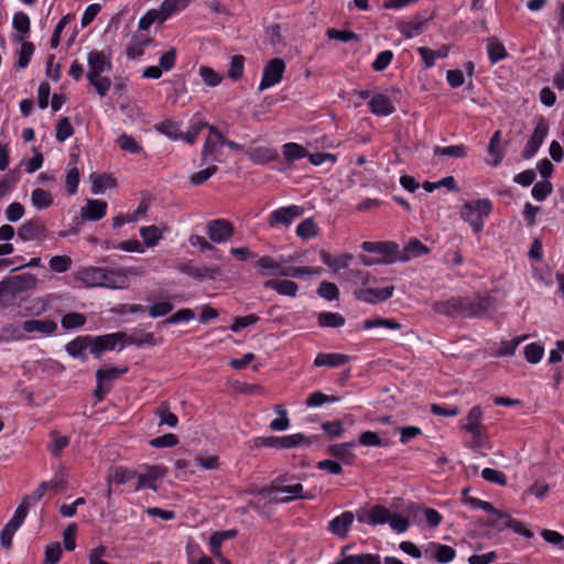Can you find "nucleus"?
<instances>
[{"label": "nucleus", "mask_w": 564, "mask_h": 564, "mask_svg": "<svg viewBox=\"0 0 564 564\" xmlns=\"http://www.w3.org/2000/svg\"><path fill=\"white\" fill-rule=\"evenodd\" d=\"M492 209L491 202L487 198L476 199L464 203L460 209V217L468 223L474 232L481 231L484 227V217H487Z\"/></svg>", "instance_id": "obj_1"}, {"label": "nucleus", "mask_w": 564, "mask_h": 564, "mask_svg": "<svg viewBox=\"0 0 564 564\" xmlns=\"http://www.w3.org/2000/svg\"><path fill=\"white\" fill-rule=\"evenodd\" d=\"M312 441L310 437L304 434L296 433L286 436H268V437H258L254 440V445L258 446H267L273 448H294L300 445H311Z\"/></svg>", "instance_id": "obj_2"}, {"label": "nucleus", "mask_w": 564, "mask_h": 564, "mask_svg": "<svg viewBox=\"0 0 564 564\" xmlns=\"http://www.w3.org/2000/svg\"><path fill=\"white\" fill-rule=\"evenodd\" d=\"M371 522L373 524L389 523L390 527L398 533L405 532L409 529V521L406 518L391 512L388 508H377L371 513Z\"/></svg>", "instance_id": "obj_3"}, {"label": "nucleus", "mask_w": 564, "mask_h": 564, "mask_svg": "<svg viewBox=\"0 0 564 564\" xmlns=\"http://www.w3.org/2000/svg\"><path fill=\"white\" fill-rule=\"evenodd\" d=\"M285 70V63L282 58L275 57L270 59L262 73V78L259 84V90H265L282 80Z\"/></svg>", "instance_id": "obj_4"}, {"label": "nucleus", "mask_w": 564, "mask_h": 564, "mask_svg": "<svg viewBox=\"0 0 564 564\" xmlns=\"http://www.w3.org/2000/svg\"><path fill=\"white\" fill-rule=\"evenodd\" d=\"M459 305V316L479 317L486 314L494 305L491 297L462 299Z\"/></svg>", "instance_id": "obj_5"}, {"label": "nucleus", "mask_w": 564, "mask_h": 564, "mask_svg": "<svg viewBox=\"0 0 564 564\" xmlns=\"http://www.w3.org/2000/svg\"><path fill=\"white\" fill-rule=\"evenodd\" d=\"M547 132H549V124L543 117H540L536 121V126L534 128V131H533L531 138L529 139V141L527 142V144L522 151V156L524 159H531L532 156L535 155L539 148L543 143L545 137L547 135Z\"/></svg>", "instance_id": "obj_6"}, {"label": "nucleus", "mask_w": 564, "mask_h": 564, "mask_svg": "<svg viewBox=\"0 0 564 564\" xmlns=\"http://www.w3.org/2000/svg\"><path fill=\"white\" fill-rule=\"evenodd\" d=\"M304 208L296 205L282 207L273 210L268 219V225L274 227L276 225L290 226L293 220L303 215Z\"/></svg>", "instance_id": "obj_7"}, {"label": "nucleus", "mask_w": 564, "mask_h": 564, "mask_svg": "<svg viewBox=\"0 0 564 564\" xmlns=\"http://www.w3.org/2000/svg\"><path fill=\"white\" fill-rule=\"evenodd\" d=\"M207 234L212 241L221 243L234 235V226L226 219H215L207 224Z\"/></svg>", "instance_id": "obj_8"}, {"label": "nucleus", "mask_w": 564, "mask_h": 564, "mask_svg": "<svg viewBox=\"0 0 564 564\" xmlns=\"http://www.w3.org/2000/svg\"><path fill=\"white\" fill-rule=\"evenodd\" d=\"M124 337H126V334L121 333V332L94 337V338H91V341H90L91 343V354L96 358L99 359L101 357L102 351L113 350L116 345L120 340L124 339Z\"/></svg>", "instance_id": "obj_9"}, {"label": "nucleus", "mask_w": 564, "mask_h": 564, "mask_svg": "<svg viewBox=\"0 0 564 564\" xmlns=\"http://www.w3.org/2000/svg\"><path fill=\"white\" fill-rule=\"evenodd\" d=\"M394 286H386L383 289H356L354 296L369 304H376L390 299L393 295Z\"/></svg>", "instance_id": "obj_10"}, {"label": "nucleus", "mask_w": 564, "mask_h": 564, "mask_svg": "<svg viewBox=\"0 0 564 564\" xmlns=\"http://www.w3.org/2000/svg\"><path fill=\"white\" fill-rule=\"evenodd\" d=\"M271 492H282V494H289V496L278 499V502L280 503H288L293 501L294 499H312L313 496L310 494L303 492V486L302 484L297 482L294 485H278V484H271L268 488Z\"/></svg>", "instance_id": "obj_11"}, {"label": "nucleus", "mask_w": 564, "mask_h": 564, "mask_svg": "<svg viewBox=\"0 0 564 564\" xmlns=\"http://www.w3.org/2000/svg\"><path fill=\"white\" fill-rule=\"evenodd\" d=\"M361 248L366 252L382 254L384 259L395 258L399 254V245L394 241H365Z\"/></svg>", "instance_id": "obj_12"}, {"label": "nucleus", "mask_w": 564, "mask_h": 564, "mask_svg": "<svg viewBox=\"0 0 564 564\" xmlns=\"http://www.w3.org/2000/svg\"><path fill=\"white\" fill-rule=\"evenodd\" d=\"M178 269L182 273L197 280H213L220 274L219 267L193 265L191 263H182L178 267Z\"/></svg>", "instance_id": "obj_13"}, {"label": "nucleus", "mask_w": 564, "mask_h": 564, "mask_svg": "<svg viewBox=\"0 0 564 564\" xmlns=\"http://www.w3.org/2000/svg\"><path fill=\"white\" fill-rule=\"evenodd\" d=\"M18 236L23 241L43 238L46 236V227L41 220L31 219L19 227Z\"/></svg>", "instance_id": "obj_14"}, {"label": "nucleus", "mask_w": 564, "mask_h": 564, "mask_svg": "<svg viewBox=\"0 0 564 564\" xmlns=\"http://www.w3.org/2000/svg\"><path fill=\"white\" fill-rule=\"evenodd\" d=\"M129 285V279L124 270H108L104 268L99 288L124 289Z\"/></svg>", "instance_id": "obj_15"}, {"label": "nucleus", "mask_w": 564, "mask_h": 564, "mask_svg": "<svg viewBox=\"0 0 564 564\" xmlns=\"http://www.w3.org/2000/svg\"><path fill=\"white\" fill-rule=\"evenodd\" d=\"M355 516L351 511H345L334 518L328 523V530L340 539H346L348 536L349 529L354 522Z\"/></svg>", "instance_id": "obj_16"}, {"label": "nucleus", "mask_w": 564, "mask_h": 564, "mask_svg": "<svg viewBox=\"0 0 564 564\" xmlns=\"http://www.w3.org/2000/svg\"><path fill=\"white\" fill-rule=\"evenodd\" d=\"M88 73L87 79H93L97 75L111 68V63L106 58L105 54L99 51H93L88 54Z\"/></svg>", "instance_id": "obj_17"}, {"label": "nucleus", "mask_w": 564, "mask_h": 564, "mask_svg": "<svg viewBox=\"0 0 564 564\" xmlns=\"http://www.w3.org/2000/svg\"><path fill=\"white\" fill-rule=\"evenodd\" d=\"M429 252L430 249L417 238H411L402 250L399 249V254L394 259L395 261L406 262Z\"/></svg>", "instance_id": "obj_18"}, {"label": "nucleus", "mask_w": 564, "mask_h": 564, "mask_svg": "<svg viewBox=\"0 0 564 564\" xmlns=\"http://www.w3.org/2000/svg\"><path fill=\"white\" fill-rule=\"evenodd\" d=\"M107 210V203L98 199H87L85 206L80 210L83 220L97 221L104 218Z\"/></svg>", "instance_id": "obj_19"}, {"label": "nucleus", "mask_w": 564, "mask_h": 564, "mask_svg": "<svg viewBox=\"0 0 564 564\" xmlns=\"http://www.w3.org/2000/svg\"><path fill=\"white\" fill-rule=\"evenodd\" d=\"M166 474V469L161 466H151L148 467L147 473L138 476V482L135 486V490H140L142 488H150L152 490H156V480L162 478Z\"/></svg>", "instance_id": "obj_20"}, {"label": "nucleus", "mask_w": 564, "mask_h": 564, "mask_svg": "<svg viewBox=\"0 0 564 564\" xmlns=\"http://www.w3.org/2000/svg\"><path fill=\"white\" fill-rule=\"evenodd\" d=\"M152 44V39L145 34L137 33L132 36L131 43L126 48L129 59H135L143 55L144 50Z\"/></svg>", "instance_id": "obj_21"}, {"label": "nucleus", "mask_w": 564, "mask_h": 564, "mask_svg": "<svg viewBox=\"0 0 564 564\" xmlns=\"http://www.w3.org/2000/svg\"><path fill=\"white\" fill-rule=\"evenodd\" d=\"M492 525L498 529H511L514 533L523 535L527 539L533 538V532L524 527V524L513 518H511L508 513L500 514V522L492 521Z\"/></svg>", "instance_id": "obj_22"}, {"label": "nucleus", "mask_w": 564, "mask_h": 564, "mask_svg": "<svg viewBox=\"0 0 564 564\" xmlns=\"http://www.w3.org/2000/svg\"><path fill=\"white\" fill-rule=\"evenodd\" d=\"M22 329L25 333L52 335L57 330V324L52 319H29L23 322Z\"/></svg>", "instance_id": "obj_23"}, {"label": "nucleus", "mask_w": 564, "mask_h": 564, "mask_svg": "<svg viewBox=\"0 0 564 564\" xmlns=\"http://www.w3.org/2000/svg\"><path fill=\"white\" fill-rule=\"evenodd\" d=\"M104 268L90 267L79 270L76 279L86 288H99L101 283Z\"/></svg>", "instance_id": "obj_24"}, {"label": "nucleus", "mask_w": 564, "mask_h": 564, "mask_svg": "<svg viewBox=\"0 0 564 564\" xmlns=\"http://www.w3.org/2000/svg\"><path fill=\"white\" fill-rule=\"evenodd\" d=\"M291 260H284L281 258V261L275 260L272 257L264 256L257 260L256 267L258 270L264 275H280L281 271H283V262H290Z\"/></svg>", "instance_id": "obj_25"}, {"label": "nucleus", "mask_w": 564, "mask_h": 564, "mask_svg": "<svg viewBox=\"0 0 564 564\" xmlns=\"http://www.w3.org/2000/svg\"><path fill=\"white\" fill-rule=\"evenodd\" d=\"M426 22L427 19L416 17L412 21H401L397 26L406 39H412L424 31Z\"/></svg>", "instance_id": "obj_26"}, {"label": "nucleus", "mask_w": 564, "mask_h": 564, "mask_svg": "<svg viewBox=\"0 0 564 564\" xmlns=\"http://www.w3.org/2000/svg\"><path fill=\"white\" fill-rule=\"evenodd\" d=\"M264 288L272 289L280 295L295 297L299 286L295 282L290 280L272 279L264 282Z\"/></svg>", "instance_id": "obj_27"}, {"label": "nucleus", "mask_w": 564, "mask_h": 564, "mask_svg": "<svg viewBox=\"0 0 564 564\" xmlns=\"http://www.w3.org/2000/svg\"><path fill=\"white\" fill-rule=\"evenodd\" d=\"M91 337L78 336L66 345V351L74 358L86 360L87 356L85 350L89 347L91 349Z\"/></svg>", "instance_id": "obj_28"}, {"label": "nucleus", "mask_w": 564, "mask_h": 564, "mask_svg": "<svg viewBox=\"0 0 564 564\" xmlns=\"http://www.w3.org/2000/svg\"><path fill=\"white\" fill-rule=\"evenodd\" d=\"M350 360V357L344 354H318L314 360L315 367H340L346 365Z\"/></svg>", "instance_id": "obj_29"}, {"label": "nucleus", "mask_w": 564, "mask_h": 564, "mask_svg": "<svg viewBox=\"0 0 564 564\" xmlns=\"http://www.w3.org/2000/svg\"><path fill=\"white\" fill-rule=\"evenodd\" d=\"M369 107L377 116H389L394 111V107L390 99L382 94L372 96L369 100Z\"/></svg>", "instance_id": "obj_30"}, {"label": "nucleus", "mask_w": 564, "mask_h": 564, "mask_svg": "<svg viewBox=\"0 0 564 564\" xmlns=\"http://www.w3.org/2000/svg\"><path fill=\"white\" fill-rule=\"evenodd\" d=\"M91 192L97 195L102 193L107 188H113L116 186V180L108 174H90Z\"/></svg>", "instance_id": "obj_31"}, {"label": "nucleus", "mask_w": 564, "mask_h": 564, "mask_svg": "<svg viewBox=\"0 0 564 564\" xmlns=\"http://www.w3.org/2000/svg\"><path fill=\"white\" fill-rule=\"evenodd\" d=\"M484 412L479 405H476L470 409L466 416V424L460 426L462 430L466 432L476 431L480 429H485L486 426L482 424Z\"/></svg>", "instance_id": "obj_32"}, {"label": "nucleus", "mask_w": 564, "mask_h": 564, "mask_svg": "<svg viewBox=\"0 0 564 564\" xmlns=\"http://www.w3.org/2000/svg\"><path fill=\"white\" fill-rule=\"evenodd\" d=\"M417 52L420 53L425 66L432 67L434 65L436 58H443L448 55L449 46L443 45L437 50H431L427 47H419Z\"/></svg>", "instance_id": "obj_33"}, {"label": "nucleus", "mask_w": 564, "mask_h": 564, "mask_svg": "<svg viewBox=\"0 0 564 564\" xmlns=\"http://www.w3.org/2000/svg\"><path fill=\"white\" fill-rule=\"evenodd\" d=\"M364 329H372V328H384L389 330H399L402 328V325L394 318H382L375 317L364 321L362 323Z\"/></svg>", "instance_id": "obj_34"}, {"label": "nucleus", "mask_w": 564, "mask_h": 564, "mask_svg": "<svg viewBox=\"0 0 564 564\" xmlns=\"http://www.w3.org/2000/svg\"><path fill=\"white\" fill-rule=\"evenodd\" d=\"M245 153L252 162L257 164H264L273 161L276 158V152L274 150L264 147L252 148Z\"/></svg>", "instance_id": "obj_35"}, {"label": "nucleus", "mask_w": 564, "mask_h": 564, "mask_svg": "<svg viewBox=\"0 0 564 564\" xmlns=\"http://www.w3.org/2000/svg\"><path fill=\"white\" fill-rule=\"evenodd\" d=\"M355 447V442L334 444L328 446V453L343 460L346 464H349L354 457L352 448Z\"/></svg>", "instance_id": "obj_36"}, {"label": "nucleus", "mask_w": 564, "mask_h": 564, "mask_svg": "<svg viewBox=\"0 0 564 564\" xmlns=\"http://www.w3.org/2000/svg\"><path fill=\"white\" fill-rule=\"evenodd\" d=\"M460 297H454L443 302H436L433 304V310L442 315L446 316H459Z\"/></svg>", "instance_id": "obj_37"}, {"label": "nucleus", "mask_w": 564, "mask_h": 564, "mask_svg": "<svg viewBox=\"0 0 564 564\" xmlns=\"http://www.w3.org/2000/svg\"><path fill=\"white\" fill-rule=\"evenodd\" d=\"M317 322L321 327L338 328L344 326L345 318L339 313L323 312L318 314Z\"/></svg>", "instance_id": "obj_38"}, {"label": "nucleus", "mask_w": 564, "mask_h": 564, "mask_svg": "<svg viewBox=\"0 0 564 564\" xmlns=\"http://www.w3.org/2000/svg\"><path fill=\"white\" fill-rule=\"evenodd\" d=\"M155 130L172 140H178L182 138L181 123L176 121H162L155 124Z\"/></svg>", "instance_id": "obj_39"}, {"label": "nucleus", "mask_w": 564, "mask_h": 564, "mask_svg": "<svg viewBox=\"0 0 564 564\" xmlns=\"http://www.w3.org/2000/svg\"><path fill=\"white\" fill-rule=\"evenodd\" d=\"M137 477V473L124 467H115L110 469L107 482L126 484Z\"/></svg>", "instance_id": "obj_40"}, {"label": "nucleus", "mask_w": 564, "mask_h": 564, "mask_svg": "<svg viewBox=\"0 0 564 564\" xmlns=\"http://www.w3.org/2000/svg\"><path fill=\"white\" fill-rule=\"evenodd\" d=\"M32 205L36 209H46L53 204V196L43 188H35L31 194Z\"/></svg>", "instance_id": "obj_41"}, {"label": "nucleus", "mask_w": 564, "mask_h": 564, "mask_svg": "<svg viewBox=\"0 0 564 564\" xmlns=\"http://www.w3.org/2000/svg\"><path fill=\"white\" fill-rule=\"evenodd\" d=\"M219 141H217V139H214L212 137H208L206 140H205V143H204V147H203V150H202V163L205 164V163H208L209 161H218L217 159V153H218V150H219Z\"/></svg>", "instance_id": "obj_42"}, {"label": "nucleus", "mask_w": 564, "mask_h": 564, "mask_svg": "<svg viewBox=\"0 0 564 564\" xmlns=\"http://www.w3.org/2000/svg\"><path fill=\"white\" fill-rule=\"evenodd\" d=\"M13 28L19 32L17 36L18 42H23L25 40L26 34L30 31V19L23 12H17L13 17Z\"/></svg>", "instance_id": "obj_43"}, {"label": "nucleus", "mask_w": 564, "mask_h": 564, "mask_svg": "<svg viewBox=\"0 0 564 564\" xmlns=\"http://www.w3.org/2000/svg\"><path fill=\"white\" fill-rule=\"evenodd\" d=\"M195 464L204 470H216L219 468V457L205 452H199L195 456Z\"/></svg>", "instance_id": "obj_44"}, {"label": "nucleus", "mask_w": 564, "mask_h": 564, "mask_svg": "<svg viewBox=\"0 0 564 564\" xmlns=\"http://www.w3.org/2000/svg\"><path fill=\"white\" fill-rule=\"evenodd\" d=\"M140 236L142 237L144 245L149 248L154 247L162 239V231L159 227L152 225L142 227L140 229Z\"/></svg>", "instance_id": "obj_45"}, {"label": "nucleus", "mask_w": 564, "mask_h": 564, "mask_svg": "<svg viewBox=\"0 0 564 564\" xmlns=\"http://www.w3.org/2000/svg\"><path fill=\"white\" fill-rule=\"evenodd\" d=\"M237 535V531L231 529L227 531H216L209 538V544L212 549V553H218L220 551V546L224 541L234 539Z\"/></svg>", "instance_id": "obj_46"}, {"label": "nucleus", "mask_w": 564, "mask_h": 564, "mask_svg": "<svg viewBox=\"0 0 564 564\" xmlns=\"http://www.w3.org/2000/svg\"><path fill=\"white\" fill-rule=\"evenodd\" d=\"M18 294L31 290L36 285V278L31 273H23L20 275L11 276Z\"/></svg>", "instance_id": "obj_47"}, {"label": "nucleus", "mask_w": 564, "mask_h": 564, "mask_svg": "<svg viewBox=\"0 0 564 564\" xmlns=\"http://www.w3.org/2000/svg\"><path fill=\"white\" fill-rule=\"evenodd\" d=\"M488 55L492 64L503 59L507 56V51L498 39L490 37L488 40Z\"/></svg>", "instance_id": "obj_48"}, {"label": "nucleus", "mask_w": 564, "mask_h": 564, "mask_svg": "<svg viewBox=\"0 0 564 564\" xmlns=\"http://www.w3.org/2000/svg\"><path fill=\"white\" fill-rule=\"evenodd\" d=\"M124 339L129 345H133L137 347H140L142 345H149V346L158 345V339L155 338L153 333H145V334H140V335L131 334L129 336L126 334Z\"/></svg>", "instance_id": "obj_49"}, {"label": "nucleus", "mask_w": 564, "mask_h": 564, "mask_svg": "<svg viewBox=\"0 0 564 564\" xmlns=\"http://www.w3.org/2000/svg\"><path fill=\"white\" fill-rule=\"evenodd\" d=\"M188 3L189 0H164L160 7V10L166 20L174 12L184 10Z\"/></svg>", "instance_id": "obj_50"}, {"label": "nucleus", "mask_w": 564, "mask_h": 564, "mask_svg": "<svg viewBox=\"0 0 564 564\" xmlns=\"http://www.w3.org/2000/svg\"><path fill=\"white\" fill-rule=\"evenodd\" d=\"M155 414L159 416V425H169L170 427H175L177 425V416L172 413L169 409V405L161 404L156 410Z\"/></svg>", "instance_id": "obj_51"}, {"label": "nucleus", "mask_w": 564, "mask_h": 564, "mask_svg": "<svg viewBox=\"0 0 564 564\" xmlns=\"http://www.w3.org/2000/svg\"><path fill=\"white\" fill-rule=\"evenodd\" d=\"M433 152L434 155L453 156L460 159L467 155V148L463 144L449 145L445 148L435 147Z\"/></svg>", "instance_id": "obj_52"}, {"label": "nucleus", "mask_w": 564, "mask_h": 564, "mask_svg": "<svg viewBox=\"0 0 564 564\" xmlns=\"http://www.w3.org/2000/svg\"><path fill=\"white\" fill-rule=\"evenodd\" d=\"M165 21L160 9L149 10L140 20H139V30H148L154 22L163 23Z\"/></svg>", "instance_id": "obj_53"}, {"label": "nucleus", "mask_w": 564, "mask_h": 564, "mask_svg": "<svg viewBox=\"0 0 564 564\" xmlns=\"http://www.w3.org/2000/svg\"><path fill=\"white\" fill-rule=\"evenodd\" d=\"M86 323L85 315L80 313H68L62 317L61 324L64 329H74L84 326Z\"/></svg>", "instance_id": "obj_54"}, {"label": "nucleus", "mask_w": 564, "mask_h": 564, "mask_svg": "<svg viewBox=\"0 0 564 564\" xmlns=\"http://www.w3.org/2000/svg\"><path fill=\"white\" fill-rule=\"evenodd\" d=\"M117 143L122 151H127L129 153L135 154L140 153L142 150V148L138 144L137 140L132 135L127 133L120 134L117 139Z\"/></svg>", "instance_id": "obj_55"}, {"label": "nucleus", "mask_w": 564, "mask_h": 564, "mask_svg": "<svg viewBox=\"0 0 564 564\" xmlns=\"http://www.w3.org/2000/svg\"><path fill=\"white\" fill-rule=\"evenodd\" d=\"M74 134V128L67 117L58 120L55 137L59 142H64Z\"/></svg>", "instance_id": "obj_56"}, {"label": "nucleus", "mask_w": 564, "mask_h": 564, "mask_svg": "<svg viewBox=\"0 0 564 564\" xmlns=\"http://www.w3.org/2000/svg\"><path fill=\"white\" fill-rule=\"evenodd\" d=\"M62 546L59 542H51L45 546L44 563L43 564H56L58 563L62 555Z\"/></svg>", "instance_id": "obj_57"}, {"label": "nucleus", "mask_w": 564, "mask_h": 564, "mask_svg": "<svg viewBox=\"0 0 564 564\" xmlns=\"http://www.w3.org/2000/svg\"><path fill=\"white\" fill-rule=\"evenodd\" d=\"M127 368H108V369H98L96 371V381L98 383L104 382L107 384L108 381L115 380L119 378L122 373L127 372Z\"/></svg>", "instance_id": "obj_58"}, {"label": "nucleus", "mask_w": 564, "mask_h": 564, "mask_svg": "<svg viewBox=\"0 0 564 564\" xmlns=\"http://www.w3.org/2000/svg\"><path fill=\"white\" fill-rule=\"evenodd\" d=\"M317 294L327 301H334L338 299L339 291L335 283L323 281L317 289Z\"/></svg>", "instance_id": "obj_59"}, {"label": "nucleus", "mask_w": 564, "mask_h": 564, "mask_svg": "<svg viewBox=\"0 0 564 564\" xmlns=\"http://www.w3.org/2000/svg\"><path fill=\"white\" fill-rule=\"evenodd\" d=\"M283 155L288 161H294L307 155L306 150L297 143H286L283 145Z\"/></svg>", "instance_id": "obj_60"}, {"label": "nucleus", "mask_w": 564, "mask_h": 564, "mask_svg": "<svg viewBox=\"0 0 564 564\" xmlns=\"http://www.w3.org/2000/svg\"><path fill=\"white\" fill-rule=\"evenodd\" d=\"M72 265V259L68 256H54L50 259V268L53 272H66Z\"/></svg>", "instance_id": "obj_61"}, {"label": "nucleus", "mask_w": 564, "mask_h": 564, "mask_svg": "<svg viewBox=\"0 0 564 564\" xmlns=\"http://www.w3.org/2000/svg\"><path fill=\"white\" fill-rule=\"evenodd\" d=\"M346 280L355 285H367L371 283L370 274L359 269H351L347 272Z\"/></svg>", "instance_id": "obj_62"}, {"label": "nucleus", "mask_w": 564, "mask_h": 564, "mask_svg": "<svg viewBox=\"0 0 564 564\" xmlns=\"http://www.w3.org/2000/svg\"><path fill=\"white\" fill-rule=\"evenodd\" d=\"M243 63L245 57L242 55H234L230 61L229 69H228V76L237 80L241 78L243 73Z\"/></svg>", "instance_id": "obj_63"}, {"label": "nucleus", "mask_w": 564, "mask_h": 564, "mask_svg": "<svg viewBox=\"0 0 564 564\" xmlns=\"http://www.w3.org/2000/svg\"><path fill=\"white\" fill-rule=\"evenodd\" d=\"M296 234L303 239L312 238L317 235V227L313 219L307 218L297 226Z\"/></svg>", "instance_id": "obj_64"}]
</instances>
